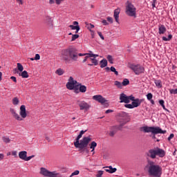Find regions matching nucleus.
Segmentation results:
<instances>
[{"mask_svg":"<svg viewBox=\"0 0 177 177\" xmlns=\"http://www.w3.org/2000/svg\"><path fill=\"white\" fill-rule=\"evenodd\" d=\"M156 2H157V0H152V1H151V6H152L153 9H154V8H156Z\"/></svg>","mask_w":177,"mask_h":177,"instance_id":"8fccbe9b","label":"nucleus"},{"mask_svg":"<svg viewBox=\"0 0 177 177\" xmlns=\"http://www.w3.org/2000/svg\"><path fill=\"white\" fill-rule=\"evenodd\" d=\"M3 141L5 142V143H10V139H9V138L8 137H3Z\"/></svg>","mask_w":177,"mask_h":177,"instance_id":"ea45409f","label":"nucleus"},{"mask_svg":"<svg viewBox=\"0 0 177 177\" xmlns=\"http://www.w3.org/2000/svg\"><path fill=\"white\" fill-rule=\"evenodd\" d=\"M55 73L57 74V75H63V74H64V71L62 68H58L55 71Z\"/></svg>","mask_w":177,"mask_h":177,"instance_id":"2f4dec72","label":"nucleus"},{"mask_svg":"<svg viewBox=\"0 0 177 177\" xmlns=\"http://www.w3.org/2000/svg\"><path fill=\"white\" fill-rule=\"evenodd\" d=\"M22 78H28V73L26 71H22L21 73L19 74Z\"/></svg>","mask_w":177,"mask_h":177,"instance_id":"a878e982","label":"nucleus"},{"mask_svg":"<svg viewBox=\"0 0 177 177\" xmlns=\"http://www.w3.org/2000/svg\"><path fill=\"white\" fill-rule=\"evenodd\" d=\"M120 103H129V97H128L127 95L122 93L120 95Z\"/></svg>","mask_w":177,"mask_h":177,"instance_id":"dca6fc26","label":"nucleus"},{"mask_svg":"<svg viewBox=\"0 0 177 177\" xmlns=\"http://www.w3.org/2000/svg\"><path fill=\"white\" fill-rule=\"evenodd\" d=\"M107 59H103L100 62L101 68H104V67H107Z\"/></svg>","mask_w":177,"mask_h":177,"instance_id":"5701e85b","label":"nucleus"},{"mask_svg":"<svg viewBox=\"0 0 177 177\" xmlns=\"http://www.w3.org/2000/svg\"><path fill=\"white\" fill-rule=\"evenodd\" d=\"M86 132V131H83V130H82V131H80V134L82 135H82H84Z\"/></svg>","mask_w":177,"mask_h":177,"instance_id":"69168bd1","label":"nucleus"},{"mask_svg":"<svg viewBox=\"0 0 177 177\" xmlns=\"http://www.w3.org/2000/svg\"><path fill=\"white\" fill-rule=\"evenodd\" d=\"M76 175H80V171L76 170L74 172H73L69 177L75 176Z\"/></svg>","mask_w":177,"mask_h":177,"instance_id":"a19ab883","label":"nucleus"},{"mask_svg":"<svg viewBox=\"0 0 177 177\" xmlns=\"http://www.w3.org/2000/svg\"><path fill=\"white\" fill-rule=\"evenodd\" d=\"M92 140L91 137H84L80 141L78 137L76 138V142H74V146L76 149H80V150H82V151H86L88 153V145Z\"/></svg>","mask_w":177,"mask_h":177,"instance_id":"7ed1b4c3","label":"nucleus"},{"mask_svg":"<svg viewBox=\"0 0 177 177\" xmlns=\"http://www.w3.org/2000/svg\"><path fill=\"white\" fill-rule=\"evenodd\" d=\"M129 67L132 70V71H133L136 75H140V74H143V73H145V67L140 64H131Z\"/></svg>","mask_w":177,"mask_h":177,"instance_id":"1a4fd4ad","label":"nucleus"},{"mask_svg":"<svg viewBox=\"0 0 177 177\" xmlns=\"http://www.w3.org/2000/svg\"><path fill=\"white\" fill-rule=\"evenodd\" d=\"M97 34H98L99 37L101 38V39H102L104 41V36H103V35L101 33V32H97Z\"/></svg>","mask_w":177,"mask_h":177,"instance_id":"6e6d98bb","label":"nucleus"},{"mask_svg":"<svg viewBox=\"0 0 177 177\" xmlns=\"http://www.w3.org/2000/svg\"><path fill=\"white\" fill-rule=\"evenodd\" d=\"M107 21H109V23H111V24H113V18L111 17H108L106 18Z\"/></svg>","mask_w":177,"mask_h":177,"instance_id":"603ef678","label":"nucleus"},{"mask_svg":"<svg viewBox=\"0 0 177 177\" xmlns=\"http://www.w3.org/2000/svg\"><path fill=\"white\" fill-rule=\"evenodd\" d=\"M10 79L12 80V81H13L14 82H17V80L16 79V77L12 76V77H10Z\"/></svg>","mask_w":177,"mask_h":177,"instance_id":"bf43d9fd","label":"nucleus"},{"mask_svg":"<svg viewBox=\"0 0 177 177\" xmlns=\"http://www.w3.org/2000/svg\"><path fill=\"white\" fill-rule=\"evenodd\" d=\"M122 86H127V85H129V80L124 79L123 82H122Z\"/></svg>","mask_w":177,"mask_h":177,"instance_id":"72a5a7b5","label":"nucleus"},{"mask_svg":"<svg viewBox=\"0 0 177 177\" xmlns=\"http://www.w3.org/2000/svg\"><path fill=\"white\" fill-rule=\"evenodd\" d=\"M102 24H103V26H109V22H107V21L105 19H103L102 21Z\"/></svg>","mask_w":177,"mask_h":177,"instance_id":"5fc2aeb1","label":"nucleus"},{"mask_svg":"<svg viewBox=\"0 0 177 177\" xmlns=\"http://www.w3.org/2000/svg\"><path fill=\"white\" fill-rule=\"evenodd\" d=\"M108 169H106V172H109V174H114V172L117 171V168H113V166L107 167Z\"/></svg>","mask_w":177,"mask_h":177,"instance_id":"4be33fe9","label":"nucleus"},{"mask_svg":"<svg viewBox=\"0 0 177 177\" xmlns=\"http://www.w3.org/2000/svg\"><path fill=\"white\" fill-rule=\"evenodd\" d=\"M108 62L111 64H113V56L111 55H108L106 57Z\"/></svg>","mask_w":177,"mask_h":177,"instance_id":"58836bf2","label":"nucleus"},{"mask_svg":"<svg viewBox=\"0 0 177 177\" xmlns=\"http://www.w3.org/2000/svg\"><path fill=\"white\" fill-rule=\"evenodd\" d=\"M93 100L98 102V103H101V104H104L105 103H107V100H106V98L100 95H96L93 96Z\"/></svg>","mask_w":177,"mask_h":177,"instance_id":"f8f14e48","label":"nucleus"},{"mask_svg":"<svg viewBox=\"0 0 177 177\" xmlns=\"http://www.w3.org/2000/svg\"><path fill=\"white\" fill-rule=\"evenodd\" d=\"M69 28H71L72 30H76V31H75L76 34L80 30V26L70 25Z\"/></svg>","mask_w":177,"mask_h":177,"instance_id":"bb28decb","label":"nucleus"},{"mask_svg":"<svg viewBox=\"0 0 177 177\" xmlns=\"http://www.w3.org/2000/svg\"><path fill=\"white\" fill-rule=\"evenodd\" d=\"M114 85H115V86H117V88H119L120 89L122 88V83L119 81H115Z\"/></svg>","mask_w":177,"mask_h":177,"instance_id":"7c9ffc66","label":"nucleus"},{"mask_svg":"<svg viewBox=\"0 0 177 177\" xmlns=\"http://www.w3.org/2000/svg\"><path fill=\"white\" fill-rule=\"evenodd\" d=\"M10 112L12 117L17 120V121H24L27 118V111H26V105H21L19 109V115L16 112V110L13 108L10 109Z\"/></svg>","mask_w":177,"mask_h":177,"instance_id":"20e7f679","label":"nucleus"},{"mask_svg":"<svg viewBox=\"0 0 177 177\" xmlns=\"http://www.w3.org/2000/svg\"><path fill=\"white\" fill-rule=\"evenodd\" d=\"M74 91H75V93H80V88H78V86H77V84L76 86L74 87Z\"/></svg>","mask_w":177,"mask_h":177,"instance_id":"3c124183","label":"nucleus"},{"mask_svg":"<svg viewBox=\"0 0 177 177\" xmlns=\"http://www.w3.org/2000/svg\"><path fill=\"white\" fill-rule=\"evenodd\" d=\"M44 23L50 27V28H53V21L52 18L49 16H46L44 19Z\"/></svg>","mask_w":177,"mask_h":177,"instance_id":"2eb2a0df","label":"nucleus"},{"mask_svg":"<svg viewBox=\"0 0 177 177\" xmlns=\"http://www.w3.org/2000/svg\"><path fill=\"white\" fill-rule=\"evenodd\" d=\"M131 104L133 106V109H135V107H139V106L142 104V100L136 98L134 101L131 102Z\"/></svg>","mask_w":177,"mask_h":177,"instance_id":"f3484780","label":"nucleus"},{"mask_svg":"<svg viewBox=\"0 0 177 177\" xmlns=\"http://www.w3.org/2000/svg\"><path fill=\"white\" fill-rule=\"evenodd\" d=\"M97 146V143L96 142L93 141L90 145V149H92L91 151H93L95 150V148Z\"/></svg>","mask_w":177,"mask_h":177,"instance_id":"c756f323","label":"nucleus"},{"mask_svg":"<svg viewBox=\"0 0 177 177\" xmlns=\"http://www.w3.org/2000/svg\"><path fill=\"white\" fill-rule=\"evenodd\" d=\"M86 57H84V59H83L82 63H85V62H86V60H88V59H89V57H91V56H89V53L86 54V55H85Z\"/></svg>","mask_w":177,"mask_h":177,"instance_id":"de8ad7c7","label":"nucleus"},{"mask_svg":"<svg viewBox=\"0 0 177 177\" xmlns=\"http://www.w3.org/2000/svg\"><path fill=\"white\" fill-rule=\"evenodd\" d=\"M122 127L121 126H113L111 127V131H109V136H114L117 133V131H121Z\"/></svg>","mask_w":177,"mask_h":177,"instance_id":"4468645a","label":"nucleus"},{"mask_svg":"<svg viewBox=\"0 0 177 177\" xmlns=\"http://www.w3.org/2000/svg\"><path fill=\"white\" fill-rule=\"evenodd\" d=\"M175 135L174 133H171L170 136L168 137L167 140L170 141L171 139H174Z\"/></svg>","mask_w":177,"mask_h":177,"instance_id":"864d4df0","label":"nucleus"},{"mask_svg":"<svg viewBox=\"0 0 177 177\" xmlns=\"http://www.w3.org/2000/svg\"><path fill=\"white\" fill-rule=\"evenodd\" d=\"M147 100H151L153 99V94L151 93H149L147 95Z\"/></svg>","mask_w":177,"mask_h":177,"instance_id":"37998d69","label":"nucleus"},{"mask_svg":"<svg viewBox=\"0 0 177 177\" xmlns=\"http://www.w3.org/2000/svg\"><path fill=\"white\" fill-rule=\"evenodd\" d=\"M124 107L126 109H133V106L132 105V104H125Z\"/></svg>","mask_w":177,"mask_h":177,"instance_id":"a18cd8bd","label":"nucleus"},{"mask_svg":"<svg viewBox=\"0 0 177 177\" xmlns=\"http://www.w3.org/2000/svg\"><path fill=\"white\" fill-rule=\"evenodd\" d=\"M78 106L80 110H85L88 111V109H91V105L85 101L79 102Z\"/></svg>","mask_w":177,"mask_h":177,"instance_id":"ddd939ff","label":"nucleus"},{"mask_svg":"<svg viewBox=\"0 0 177 177\" xmlns=\"http://www.w3.org/2000/svg\"><path fill=\"white\" fill-rule=\"evenodd\" d=\"M20 103V101L19 100V98L17 97H15L12 99V104L14 106H17Z\"/></svg>","mask_w":177,"mask_h":177,"instance_id":"c85d7f7f","label":"nucleus"},{"mask_svg":"<svg viewBox=\"0 0 177 177\" xmlns=\"http://www.w3.org/2000/svg\"><path fill=\"white\" fill-rule=\"evenodd\" d=\"M169 92L171 95H177V88H172L169 90Z\"/></svg>","mask_w":177,"mask_h":177,"instance_id":"79ce46f5","label":"nucleus"},{"mask_svg":"<svg viewBox=\"0 0 177 177\" xmlns=\"http://www.w3.org/2000/svg\"><path fill=\"white\" fill-rule=\"evenodd\" d=\"M78 84V82H77V80H74V78L73 77H70L68 79V82L66 83V88L67 89H69V91H73L74 89V87L76 86Z\"/></svg>","mask_w":177,"mask_h":177,"instance_id":"9b49d317","label":"nucleus"},{"mask_svg":"<svg viewBox=\"0 0 177 177\" xmlns=\"http://www.w3.org/2000/svg\"><path fill=\"white\" fill-rule=\"evenodd\" d=\"M55 3V0H49V3L50 5L53 4Z\"/></svg>","mask_w":177,"mask_h":177,"instance_id":"774afa93","label":"nucleus"},{"mask_svg":"<svg viewBox=\"0 0 177 177\" xmlns=\"http://www.w3.org/2000/svg\"><path fill=\"white\" fill-rule=\"evenodd\" d=\"M103 172L104 171L102 170L98 171L95 177H102V176L103 175Z\"/></svg>","mask_w":177,"mask_h":177,"instance_id":"c03bdc74","label":"nucleus"},{"mask_svg":"<svg viewBox=\"0 0 177 177\" xmlns=\"http://www.w3.org/2000/svg\"><path fill=\"white\" fill-rule=\"evenodd\" d=\"M113 16L115 17V20L116 23H119V19H120V9H115L114 10Z\"/></svg>","mask_w":177,"mask_h":177,"instance_id":"a211bd4d","label":"nucleus"},{"mask_svg":"<svg viewBox=\"0 0 177 177\" xmlns=\"http://www.w3.org/2000/svg\"><path fill=\"white\" fill-rule=\"evenodd\" d=\"M80 38V35L75 34V35H72V39L71 41H74L75 39Z\"/></svg>","mask_w":177,"mask_h":177,"instance_id":"e433bc0d","label":"nucleus"},{"mask_svg":"<svg viewBox=\"0 0 177 177\" xmlns=\"http://www.w3.org/2000/svg\"><path fill=\"white\" fill-rule=\"evenodd\" d=\"M111 71H112V73H114L115 75H118V71H117V70H115V68L114 66H111L110 68Z\"/></svg>","mask_w":177,"mask_h":177,"instance_id":"4c0bfd02","label":"nucleus"},{"mask_svg":"<svg viewBox=\"0 0 177 177\" xmlns=\"http://www.w3.org/2000/svg\"><path fill=\"white\" fill-rule=\"evenodd\" d=\"M158 30V33L160 34V35H161L162 34H165V32H167V28H165V26L164 25H159Z\"/></svg>","mask_w":177,"mask_h":177,"instance_id":"aec40b11","label":"nucleus"},{"mask_svg":"<svg viewBox=\"0 0 177 177\" xmlns=\"http://www.w3.org/2000/svg\"><path fill=\"white\" fill-rule=\"evenodd\" d=\"M146 156L152 160H154L157 156L162 158V157L165 156V151L158 147L151 149L147 152H146Z\"/></svg>","mask_w":177,"mask_h":177,"instance_id":"423d86ee","label":"nucleus"},{"mask_svg":"<svg viewBox=\"0 0 177 177\" xmlns=\"http://www.w3.org/2000/svg\"><path fill=\"white\" fill-rule=\"evenodd\" d=\"M73 26H78V21H75L73 22Z\"/></svg>","mask_w":177,"mask_h":177,"instance_id":"338daca9","label":"nucleus"},{"mask_svg":"<svg viewBox=\"0 0 177 177\" xmlns=\"http://www.w3.org/2000/svg\"><path fill=\"white\" fill-rule=\"evenodd\" d=\"M40 174L44 175V176H48V177H63L60 175V174L56 171H50L44 167H41L40 169Z\"/></svg>","mask_w":177,"mask_h":177,"instance_id":"9d476101","label":"nucleus"},{"mask_svg":"<svg viewBox=\"0 0 177 177\" xmlns=\"http://www.w3.org/2000/svg\"><path fill=\"white\" fill-rule=\"evenodd\" d=\"M125 13L130 17L136 18V7L129 1H127L126 3Z\"/></svg>","mask_w":177,"mask_h":177,"instance_id":"0eeeda50","label":"nucleus"},{"mask_svg":"<svg viewBox=\"0 0 177 177\" xmlns=\"http://www.w3.org/2000/svg\"><path fill=\"white\" fill-rule=\"evenodd\" d=\"M154 83L156 84V86H157L158 88H162V84H161V80H155Z\"/></svg>","mask_w":177,"mask_h":177,"instance_id":"cd10ccee","label":"nucleus"},{"mask_svg":"<svg viewBox=\"0 0 177 177\" xmlns=\"http://www.w3.org/2000/svg\"><path fill=\"white\" fill-rule=\"evenodd\" d=\"M113 111L111 110V109H108V110L106 111L105 113H106V114H109V113H113Z\"/></svg>","mask_w":177,"mask_h":177,"instance_id":"052dcab7","label":"nucleus"},{"mask_svg":"<svg viewBox=\"0 0 177 177\" xmlns=\"http://www.w3.org/2000/svg\"><path fill=\"white\" fill-rule=\"evenodd\" d=\"M141 131L145 132V133H150V132H151L152 134L150 136L152 138V139H156V135H158V133H167V131L162 130L158 127L145 126L141 127Z\"/></svg>","mask_w":177,"mask_h":177,"instance_id":"39448f33","label":"nucleus"},{"mask_svg":"<svg viewBox=\"0 0 177 177\" xmlns=\"http://www.w3.org/2000/svg\"><path fill=\"white\" fill-rule=\"evenodd\" d=\"M12 156H14V157H15V158L17 157V151H13L12 152Z\"/></svg>","mask_w":177,"mask_h":177,"instance_id":"13d9d810","label":"nucleus"},{"mask_svg":"<svg viewBox=\"0 0 177 177\" xmlns=\"http://www.w3.org/2000/svg\"><path fill=\"white\" fill-rule=\"evenodd\" d=\"M165 102H164V100H159V104H160V106H162L163 110H165V111H167V113H169V110H168L167 108H165Z\"/></svg>","mask_w":177,"mask_h":177,"instance_id":"393cba45","label":"nucleus"},{"mask_svg":"<svg viewBox=\"0 0 177 177\" xmlns=\"http://www.w3.org/2000/svg\"><path fill=\"white\" fill-rule=\"evenodd\" d=\"M89 56H90V57H94V59H96V57H99V55L93 54V53H92V51H89Z\"/></svg>","mask_w":177,"mask_h":177,"instance_id":"c9c22d12","label":"nucleus"},{"mask_svg":"<svg viewBox=\"0 0 177 177\" xmlns=\"http://www.w3.org/2000/svg\"><path fill=\"white\" fill-rule=\"evenodd\" d=\"M162 41H171V39H172V35H169L168 37H162Z\"/></svg>","mask_w":177,"mask_h":177,"instance_id":"473e14b6","label":"nucleus"},{"mask_svg":"<svg viewBox=\"0 0 177 177\" xmlns=\"http://www.w3.org/2000/svg\"><path fill=\"white\" fill-rule=\"evenodd\" d=\"M19 157L21 160H24L26 161V158H27V151H21L19 153Z\"/></svg>","mask_w":177,"mask_h":177,"instance_id":"6ab92c4d","label":"nucleus"},{"mask_svg":"<svg viewBox=\"0 0 177 177\" xmlns=\"http://www.w3.org/2000/svg\"><path fill=\"white\" fill-rule=\"evenodd\" d=\"M77 86H79V91L82 93H85V92H86V87L85 85H82L81 83H77Z\"/></svg>","mask_w":177,"mask_h":177,"instance_id":"412c9836","label":"nucleus"},{"mask_svg":"<svg viewBox=\"0 0 177 177\" xmlns=\"http://www.w3.org/2000/svg\"><path fill=\"white\" fill-rule=\"evenodd\" d=\"M61 1H63V0H55L57 5H60Z\"/></svg>","mask_w":177,"mask_h":177,"instance_id":"e2e57ef3","label":"nucleus"},{"mask_svg":"<svg viewBox=\"0 0 177 177\" xmlns=\"http://www.w3.org/2000/svg\"><path fill=\"white\" fill-rule=\"evenodd\" d=\"M17 69L21 73V71L24 70V67H23V65H21V64L17 63Z\"/></svg>","mask_w":177,"mask_h":177,"instance_id":"f704fd0d","label":"nucleus"},{"mask_svg":"<svg viewBox=\"0 0 177 177\" xmlns=\"http://www.w3.org/2000/svg\"><path fill=\"white\" fill-rule=\"evenodd\" d=\"M17 2H19V5H23V0H17Z\"/></svg>","mask_w":177,"mask_h":177,"instance_id":"0e129e2a","label":"nucleus"},{"mask_svg":"<svg viewBox=\"0 0 177 177\" xmlns=\"http://www.w3.org/2000/svg\"><path fill=\"white\" fill-rule=\"evenodd\" d=\"M87 53H77V50L73 47H69L62 50L60 55L61 60L66 64H70L71 62H77L78 56H86Z\"/></svg>","mask_w":177,"mask_h":177,"instance_id":"f257e3e1","label":"nucleus"},{"mask_svg":"<svg viewBox=\"0 0 177 177\" xmlns=\"http://www.w3.org/2000/svg\"><path fill=\"white\" fill-rule=\"evenodd\" d=\"M35 157V155H32L30 156H26V158L25 159V161H30V160H31V158H34Z\"/></svg>","mask_w":177,"mask_h":177,"instance_id":"09e8293b","label":"nucleus"},{"mask_svg":"<svg viewBox=\"0 0 177 177\" xmlns=\"http://www.w3.org/2000/svg\"><path fill=\"white\" fill-rule=\"evenodd\" d=\"M39 59H41V56L39 55V54H36L35 57V60H39Z\"/></svg>","mask_w":177,"mask_h":177,"instance_id":"4d7b16f0","label":"nucleus"},{"mask_svg":"<svg viewBox=\"0 0 177 177\" xmlns=\"http://www.w3.org/2000/svg\"><path fill=\"white\" fill-rule=\"evenodd\" d=\"M90 58L93 64H88V66H93V64L94 66H97L99 64V62L97 61V59H96L94 57H90Z\"/></svg>","mask_w":177,"mask_h":177,"instance_id":"b1692460","label":"nucleus"},{"mask_svg":"<svg viewBox=\"0 0 177 177\" xmlns=\"http://www.w3.org/2000/svg\"><path fill=\"white\" fill-rule=\"evenodd\" d=\"M129 97V103L131 102V100H132V102H134V100H136V99H135V97H133V95H129L128 96Z\"/></svg>","mask_w":177,"mask_h":177,"instance_id":"49530a36","label":"nucleus"},{"mask_svg":"<svg viewBox=\"0 0 177 177\" xmlns=\"http://www.w3.org/2000/svg\"><path fill=\"white\" fill-rule=\"evenodd\" d=\"M3 157H4L3 153H0V161L1 160H3Z\"/></svg>","mask_w":177,"mask_h":177,"instance_id":"680f3d73","label":"nucleus"},{"mask_svg":"<svg viewBox=\"0 0 177 177\" xmlns=\"http://www.w3.org/2000/svg\"><path fill=\"white\" fill-rule=\"evenodd\" d=\"M144 171L148 172L149 176L160 177L162 175V167L150 159L147 160Z\"/></svg>","mask_w":177,"mask_h":177,"instance_id":"f03ea898","label":"nucleus"},{"mask_svg":"<svg viewBox=\"0 0 177 177\" xmlns=\"http://www.w3.org/2000/svg\"><path fill=\"white\" fill-rule=\"evenodd\" d=\"M118 117H119L120 122V124L119 126L122 127H122H124V125H125V124L129 122V115L127 112L122 111L118 113Z\"/></svg>","mask_w":177,"mask_h":177,"instance_id":"6e6552de","label":"nucleus"}]
</instances>
